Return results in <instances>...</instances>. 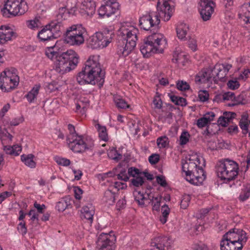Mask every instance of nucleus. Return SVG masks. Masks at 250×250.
Instances as JSON below:
<instances>
[{"mask_svg":"<svg viewBox=\"0 0 250 250\" xmlns=\"http://www.w3.org/2000/svg\"><path fill=\"white\" fill-rule=\"evenodd\" d=\"M117 179L124 181H127L129 177L125 170L121 171L119 174L117 175Z\"/></svg>","mask_w":250,"mask_h":250,"instance_id":"052dcab7","label":"nucleus"},{"mask_svg":"<svg viewBox=\"0 0 250 250\" xmlns=\"http://www.w3.org/2000/svg\"><path fill=\"white\" fill-rule=\"evenodd\" d=\"M223 94L224 97H225V98H224V102L230 100L233 101L234 99V94L233 92H227L223 93Z\"/></svg>","mask_w":250,"mask_h":250,"instance_id":"e2e57ef3","label":"nucleus"},{"mask_svg":"<svg viewBox=\"0 0 250 250\" xmlns=\"http://www.w3.org/2000/svg\"><path fill=\"white\" fill-rule=\"evenodd\" d=\"M114 34L111 30H104L97 32L90 39V44L94 49L106 47L111 42Z\"/></svg>","mask_w":250,"mask_h":250,"instance_id":"ddd939ff","label":"nucleus"},{"mask_svg":"<svg viewBox=\"0 0 250 250\" xmlns=\"http://www.w3.org/2000/svg\"><path fill=\"white\" fill-rule=\"evenodd\" d=\"M97 129L99 133V137L102 140L105 142L107 141L108 139L106 128L104 126H102L99 124L97 125Z\"/></svg>","mask_w":250,"mask_h":250,"instance_id":"4c0bfd02","label":"nucleus"},{"mask_svg":"<svg viewBox=\"0 0 250 250\" xmlns=\"http://www.w3.org/2000/svg\"><path fill=\"white\" fill-rule=\"evenodd\" d=\"M34 155L32 154L22 155L21 156V161L23 162L26 166L30 168H35L36 167V163L34 160Z\"/></svg>","mask_w":250,"mask_h":250,"instance_id":"2f4dec72","label":"nucleus"},{"mask_svg":"<svg viewBox=\"0 0 250 250\" xmlns=\"http://www.w3.org/2000/svg\"><path fill=\"white\" fill-rule=\"evenodd\" d=\"M154 107L160 109L162 107V101L159 96H156L153 100Z\"/></svg>","mask_w":250,"mask_h":250,"instance_id":"4d7b16f0","label":"nucleus"},{"mask_svg":"<svg viewBox=\"0 0 250 250\" xmlns=\"http://www.w3.org/2000/svg\"><path fill=\"white\" fill-rule=\"evenodd\" d=\"M95 213V208L91 204L84 206L81 209V218L88 221L90 224L93 222V216Z\"/></svg>","mask_w":250,"mask_h":250,"instance_id":"5701e85b","label":"nucleus"},{"mask_svg":"<svg viewBox=\"0 0 250 250\" xmlns=\"http://www.w3.org/2000/svg\"><path fill=\"white\" fill-rule=\"evenodd\" d=\"M124 184L121 182H113L112 180L110 182L109 186L111 189H113V188H115L117 189V190L120 189H122L123 188Z\"/></svg>","mask_w":250,"mask_h":250,"instance_id":"5fc2aeb1","label":"nucleus"},{"mask_svg":"<svg viewBox=\"0 0 250 250\" xmlns=\"http://www.w3.org/2000/svg\"><path fill=\"white\" fill-rule=\"evenodd\" d=\"M19 83V77L16 70L6 68L0 75V88L5 91L9 92L15 89Z\"/></svg>","mask_w":250,"mask_h":250,"instance_id":"9d476101","label":"nucleus"},{"mask_svg":"<svg viewBox=\"0 0 250 250\" xmlns=\"http://www.w3.org/2000/svg\"><path fill=\"white\" fill-rule=\"evenodd\" d=\"M74 192L75 197L78 200H80L82 198V195L83 194V190L78 187H74Z\"/></svg>","mask_w":250,"mask_h":250,"instance_id":"bf43d9fd","label":"nucleus"},{"mask_svg":"<svg viewBox=\"0 0 250 250\" xmlns=\"http://www.w3.org/2000/svg\"><path fill=\"white\" fill-rule=\"evenodd\" d=\"M232 66V65L229 64H216L214 68L211 69L213 78L217 77L221 81L225 82V76Z\"/></svg>","mask_w":250,"mask_h":250,"instance_id":"a211bd4d","label":"nucleus"},{"mask_svg":"<svg viewBox=\"0 0 250 250\" xmlns=\"http://www.w3.org/2000/svg\"><path fill=\"white\" fill-rule=\"evenodd\" d=\"M234 113L230 112H226L224 113L223 116H221L217 120L219 125L222 126H226L229 123L232 122L234 117Z\"/></svg>","mask_w":250,"mask_h":250,"instance_id":"bb28decb","label":"nucleus"},{"mask_svg":"<svg viewBox=\"0 0 250 250\" xmlns=\"http://www.w3.org/2000/svg\"><path fill=\"white\" fill-rule=\"evenodd\" d=\"M105 72L99 62V56H89L85 62V66L76 76V81L80 85L90 84L95 85L99 83L103 85L104 82Z\"/></svg>","mask_w":250,"mask_h":250,"instance_id":"f257e3e1","label":"nucleus"},{"mask_svg":"<svg viewBox=\"0 0 250 250\" xmlns=\"http://www.w3.org/2000/svg\"><path fill=\"white\" fill-rule=\"evenodd\" d=\"M85 33L86 30L82 24H73L66 29L64 42L70 45H80L84 42V34Z\"/></svg>","mask_w":250,"mask_h":250,"instance_id":"6e6552de","label":"nucleus"},{"mask_svg":"<svg viewBox=\"0 0 250 250\" xmlns=\"http://www.w3.org/2000/svg\"><path fill=\"white\" fill-rule=\"evenodd\" d=\"M215 6V3L212 0H200L199 10L203 21H206L210 19Z\"/></svg>","mask_w":250,"mask_h":250,"instance_id":"dca6fc26","label":"nucleus"},{"mask_svg":"<svg viewBox=\"0 0 250 250\" xmlns=\"http://www.w3.org/2000/svg\"><path fill=\"white\" fill-rule=\"evenodd\" d=\"M115 194L111 191V189L106 190L104 194V199L109 205H113L115 202Z\"/></svg>","mask_w":250,"mask_h":250,"instance_id":"c9c22d12","label":"nucleus"},{"mask_svg":"<svg viewBox=\"0 0 250 250\" xmlns=\"http://www.w3.org/2000/svg\"><path fill=\"white\" fill-rule=\"evenodd\" d=\"M67 141L70 149L76 153H83L91 149L94 146L93 140L89 136L68 135Z\"/></svg>","mask_w":250,"mask_h":250,"instance_id":"423d86ee","label":"nucleus"},{"mask_svg":"<svg viewBox=\"0 0 250 250\" xmlns=\"http://www.w3.org/2000/svg\"><path fill=\"white\" fill-rule=\"evenodd\" d=\"M238 17L245 23H250V3L242 5L238 11Z\"/></svg>","mask_w":250,"mask_h":250,"instance_id":"b1692460","label":"nucleus"},{"mask_svg":"<svg viewBox=\"0 0 250 250\" xmlns=\"http://www.w3.org/2000/svg\"><path fill=\"white\" fill-rule=\"evenodd\" d=\"M78 62V54L73 50H69L58 56L54 63L55 70L58 73L64 74L74 69Z\"/></svg>","mask_w":250,"mask_h":250,"instance_id":"39448f33","label":"nucleus"},{"mask_svg":"<svg viewBox=\"0 0 250 250\" xmlns=\"http://www.w3.org/2000/svg\"><path fill=\"white\" fill-rule=\"evenodd\" d=\"M138 29L130 23L124 22L118 30V54L125 57L134 48L137 41Z\"/></svg>","mask_w":250,"mask_h":250,"instance_id":"f03ea898","label":"nucleus"},{"mask_svg":"<svg viewBox=\"0 0 250 250\" xmlns=\"http://www.w3.org/2000/svg\"><path fill=\"white\" fill-rule=\"evenodd\" d=\"M215 114L213 112H210L206 113L203 117L198 119L196 125L197 126L202 128L204 127L208 126L213 121Z\"/></svg>","mask_w":250,"mask_h":250,"instance_id":"393cba45","label":"nucleus"},{"mask_svg":"<svg viewBox=\"0 0 250 250\" xmlns=\"http://www.w3.org/2000/svg\"><path fill=\"white\" fill-rule=\"evenodd\" d=\"M151 247L156 250H171L172 240L166 236L157 237L151 242Z\"/></svg>","mask_w":250,"mask_h":250,"instance_id":"f3484780","label":"nucleus"},{"mask_svg":"<svg viewBox=\"0 0 250 250\" xmlns=\"http://www.w3.org/2000/svg\"><path fill=\"white\" fill-rule=\"evenodd\" d=\"M215 170L217 176L226 182L234 179V161L228 159L219 161L216 165Z\"/></svg>","mask_w":250,"mask_h":250,"instance_id":"9b49d317","label":"nucleus"},{"mask_svg":"<svg viewBox=\"0 0 250 250\" xmlns=\"http://www.w3.org/2000/svg\"><path fill=\"white\" fill-rule=\"evenodd\" d=\"M157 144L160 148L166 147L169 145L168 138L166 136L159 137L157 139Z\"/></svg>","mask_w":250,"mask_h":250,"instance_id":"ea45409f","label":"nucleus"},{"mask_svg":"<svg viewBox=\"0 0 250 250\" xmlns=\"http://www.w3.org/2000/svg\"><path fill=\"white\" fill-rule=\"evenodd\" d=\"M162 215L168 217L170 209L167 205H165L162 207Z\"/></svg>","mask_w":250,"mask_h":250,"instance_id":"774afa93","label":"nucleus"},{"mask_svg":"<svg viewBox=\"0 0 250 250\" xmlns=\"http://www.w3.org/2000/svg\"><path fill=\"white\" fill-rule=\"evenodd\" d=\"M12 195L11 192L4 191L0 194V203H1L6 198Z\"/></svg>","mask_w":250,"mask_h":250,"instance_id":"338daca9","label":"nucleus"},{"mask_svg":"<svg viewBox=\"0 0 250 250\" xmlns=\"http://www.w3.org/2000/svg\"><path fill=\"white\" fill-rule=\"evenodd\" d=\"M190 135L187 131H183L179 137V144L181 146L186 145L189 140Z\"/></svg>","mask_w":250,"mask_h":250,"instance_id":"58836bf2","label":"nucleus"},{"mask_svg":"<svg viewBox=\"0 0 250 250\" xmlns=\"http://www.w3.org/2000/svg\"><path fill=\"white\" fill-rule=\"evenodd\" d=\"M167 42L164 35L154 33L144 39L140 46V51L145 57H149L153 53H162Z\"/></svg>","mask_w":250,"mask_h":250,"instance_id":"20e7f679","label":"nucleus"},{"mask_svg":"<svg viewBox=\"0 0 250 250\" xmlns=\"http://www.w3.org/2000/svg\"><path fill=\"white\" fill-rule=\"evenodd\" d=\"M82 8L85 11L88 16H92L95 12V2L92 0H83Z\"/></svg>","mask_w":250,"mask_h":250,"instance_id":"a878e982","label":"nucleus"},{"mask_svg":"<svg viewBox=\"0 0 250 250\" xmlns=\"http://www.w3.org/2000/svg\"><path fill=\"white\" fill-rule=\"evenodd\" d=\"M114 101L116 106L118 108L125 109L129 107V104L123 99L115 98Z\"/></svg>","mask_w":250,"mask_h":250,"instance_id":"c03bdc74","label":"nucleus"},{"mask_svg":"<svg viewBox=\"0 0 250 250\" xmlns=\"http://www.w3.org/2000/svg\"><path fill=\"white\" fill-rule=\"evenodd\" d=\"M135 200L139 205L144 206L145 205V201L146 200V198L144 196L143 193L140 191L137 192L134 194Z\"/></svg>","mask_w":250,"mask_h":250,"instance_id":"a19ab883","label":"nucleus"},{"mask_svg":"<svg viewBox=\"0 0 250 250\" xmlns=\"http://www.w3.org/2000/svg\"><path fill=\"white\" fill-rule=\"evenodd\" d=\"M119 4L116 0H107L98 10L101 17L108 18L115 14L119 10Z\"/></svg>","mask_w":250,"mask_h":250,"instance_id":"4468645a","label":"nucleus"},{"mask_svg":"<svg viewBox=\"0 0 250 250\" xmlns=\"http://www.w3.org/2000/svg\"><path fill=\"white\" fill-rule=\"evenodd\" d=\"M40 25V22L39 20L35 19L34 20H31L28 21L27 26L33 29L38 28Z\"/></svg>","mask_w":250,"mask_h":250,"instance_id":"09e8293b","label":"nucleus"},{"mask_svg":"<svg viewBox=\"0 0 250 250\" xmlns=\"http://www.w3.org/2000/svg\"><path fill=\"white\" fill-rule=\"evenodd\" d=\"M18 230L22 235H24L27 233V228L24 222H20L18 225Z\"/></svg>","mask_w":250,"mask_h":250,"instance_id":"603ef678","label":"nucleus"},{"mask_svg":"<svg viewBox=\"0 0 250 250\" xmlns=\"http://www.w3.org/2000/svg\"><path fill=\"white\" fill-rule=\"evenodd\" d=\"M117 179L124 181H127L129 177L125 170L121 171L119 174L117 175Z\"/></svg>","mask_w":250,"mask_h":250,"instance_id":"680f3d73","label":"nucleus"},{"mask_svg":"<svg viewBox=\"0 0 250 250\" xmlns=\"http://www.w3.org/2000/svg\"><path fill=\"white\" fill-rule=\"evenodd\" d=\"M157 182L163 187H165L167 185V183L163 176H159L156 178Z\"/></svg>","mask_w":250,"mask_h":250,"instance_id":"69168bd1","label":"nucleus"},{"mask_svg":"<svg viewBox=\"0 0 250 250\" xmlns=\"http://www.w3.org/2000/svg\"><path fill=\"white\" fill-rule=\"evenodd\" d=\"M188 31V26L184 23L178 24L176 28L177 35L180 40L186 38Z\"/></svg>","mask_w":250,"mask_h":250,"instance_id":"c756f323","label":"nucleus"},{"mask_svg":"<svg viewBox=\"0 0 250 250\" xmlns=\"http://www.w3.org/2000/svg\"><path fill=\"white\" fill-rule=\"evenodd\" d=\"M225 2V16L226 19H228L229 22L233 21L234 15L233 11V0H224Z\"/></svg>","mask_w":250,"mask_h":250,"instance_id":"cd10ccee","label":"nucleus"},{"mask_svg":"<svg viewBox=\"0 0 250 250\" xmlns=\"http://www.w3.org/2000/svg\"><path fill=\"white\" fill-rule=\"evenodd\" d=\"M63 28V24L61 21H52L38 33L39 38L43 41H51L56 42L55 39Z\"/></svg>","mask_w":250,"mask_h":250,"instance_id":"f8f14e48","label":"nucleus"},{"mask_svg":"<svg viewBox=\"0 0 250 250\" xmlns=\"http://www.w3.org/2000/svg\"><path fill=\"white\" fill-rule=\"evenodd\" d=\"M192 249L193 250H208L207 246L201 242L193 244Z\"/></svg>","mask_w":250,"mask_h":250,"instance_id":"8fccbe9b","label":"nucleus"},{"mask_svg":"<svg viewBox=\"0 0 250 250\" xmlns=\"http://www.w3.org/2000/svg\"><path fill=\"white\" fill-rule=\"evenodd\" d=\"M213 78L212 70L210 68L202 69L195 76V82L197 83H206Z\"/></svg>","mask_w":250,"mask_h":250,"instance_id":"412c9836","label":"nucleus"},{"mask_svg":"<svg viewBox=\"0 0 250 250\" xmlns=\"http://www.w3.org/2000/svg\"><path fill=\"white\" fill-rule=\"evenodd\" d=\"M248 239L246 232L242 229L235 231V250H241Z\"/></svg>","mask_w":250,"mask_h":250,"instance_id":"4be33fe9","label":"nucleus"},{"mask_svg":"<svg viewBox=\"0 0 250 250\" xmlns=\"http://www.w3.org/2000/svg\"><path fill=\"white\" fill-rule=\"evenodd\" d=\"M148 196L152 203L153 210H155L157 211L159 210L161 206L162 197L161 196H158L157 197L152 196V198H151V195H148Z\"/></svg>","mask_w":250,"mask_h":250,"instance_id":"f704fd0d","label":"nucleus"},{"mask_svg":"<svg viewBox=\"0 0 250 250\" xmlns=\"http://www.w3.org/2000/svg\"><path fill=\"white\" fill-rule=\"evenodd\" d=\"M250 197V183H248L243 186L242 191L240 194L239 199L240 201H244Z\"/></svg>","mask_w":250,"mask_h":250,"instance_id":"473e14b6","label":"nucleus"},{"mask_svg":"<svg viewBox=\"0 0 250 250\" xmlns=\"http://www.w3.org/2000/svg\"><path fill=\"white\" fill-rule=\"evenodd\" d=\"M233 233H234V228L231 229L223 236V239L220 242L221 250H234Z\"/></svg>","mask_w":250,"mask_h":250,"instance_id":"6ab92c4d","label":"nucleus"},{"mask_svg":"<svg viewBox=\"0 0 250 250\" xmlns=\"http://www.w3.org/2000/svg\"><path fill=\"white\" fill-rule=\"evenodd\" d=\"M191 200V198L189 195L188 194H184L182 197L181 201V208L183 209H186L189 205V203Z\"/></svg>","mask_w":250,"mask_h":250,"instance_id":"79ce46f5","label":"nucleus"},{"mask_svg":"<svg viewBox=\"0 0 250 250\" xmlns=\"http://www.w3.org/2000/svg\"><path fill=\"white\" fill-rule=\"evenodd\" d=\"M55 161L59 165L64 167L68 166L70 164V161L69 159L61 157H55Z\"/></svg>","mask_w":250,"mask_h":250,"instance_id":"37998d69","label":"nucleus"},{"mask_svg":"<svg viewBox=\"0 0 250 250\" xmlns=\"http://www.w3.org/2000/svg\"><path fill=\"white\" fill-rule=\"evenodd\" d=\"M160 160V156L157 154H153L148 158L149 163L152 165L157 164Z\"/></svg>","mask_w":250,"mask_h":250,"instance_id":"13d9d810","label":"nucleus"},{"mask_svg":"<svg viewBox=\"0 0 250 250\" xmlns=\"http://www.w3.org/2000/svg\"><path fill=\"white\" fill-rule=\"evenodd\" d=\"M16 38V33L9 26L0 27V44H4Z\"/></svg>","mask_w":250,"mask_h":250,"instance_id":"aec40b11","label":"nucleus"},{"mask_svg":"<svg viewBox=\"0 0 250 250\" xmlns=\"http://www.w3.org/2000/svg\"><path fill=\"white\" fill-rule=\"evenodd\" d=\"M190 86L186 82L179 81L177 83V88L181 91H186L189 89Z\"/></svg>","mask_w":250,"mask_h":250,"instance_id":"49530a36","label":"nucleus"},{"mask_svg":"<svg viewBox=\"0 0 250 250\" xmlns=\"http://www.w3.org/2000/svg\"><path fill=\"white\" fill-rule=\"evenodd\" d=\"M107 154L109 158L117 162L122 159V154L114 147H112L108 151Z\"/></svg>","mask_w":250,"mask_h":250,"instance_id":"e433bc0d","label":"nucleus"},{"mask_svg":"<svg viewBox=\"0 0 250 250\" xmlns=\"http://www.w3.org/2000/svg\"><path fill=\"white\" fill-rule=\"evenodd\" d=\"M128 174L130 176L133 177L134 178L141 175V172L135 167H131L128 169Z\"/></svg>","mask_w":250,"mask_h":250,"instance_id":"de8ad7c7","label":"nucleus"},{"mask_svg":"<svg viewBox=\"0 0 250 250\" xmlns=\"http://www.w3.org/2000/svg\"><path fill=\"white\" fill-rule=\"evenodd\" d=\"M40 87V85H35L31 90L26 95L25 97L29 103H32L34 101L39 93Z\"/></svg>","mask_w":250,"mask_h":250,"instance_id":"72a5a7b5","label":"nucleus"},{"mask_svg":"<svg viewBox=\"0 0 250 250\" xmlns=\"http://www.w3.org/2000/svg\"><path fill=\"white\" fill-rule=\"evenodd\" d=\"M198 97L202 102H206L208 100L209 94L206 90H200L199 92Z\"/></svg>","mask_w":250,"mask_h":250,"instance_id":"3c124183","label":"nucleus"},{"mask_svg":"<svg viewBox=\"0 0 250 250\" xmlns=\"http://www.w3.org/2000/svg\"><path fill=\"white\" fill-rule=\"evenodd\" d=\"M28 7L24 0H6L1 11L4 17L18 16L27 11Z\"/></svg>","mask_w":250,"mask_h":250,"instance_id":"0eeeda50","label":"nucleus"},{"mask_svg":"<svg viewBox=\"0 0 250 250\" xmlns=\"http://www.w3.org/2000/svg\"><path fill=\"white\" fill-rule=\"evenodd\" d=\"M204 167V162L201 164L198 156H193L186 160L182 165V170L185 173L186 180L194 185L201 184L206 179Z\"/></svg>","mask_w":250,"mask_h":250,"instance_id":"7ed1b4c3","label":"nucleus"},{"mask_svg":"<svg viewBox=\"0 0 250 250\" xmlns=\"http://www.w3.org/2000/svg\"><path fill=\"white\" fill-rule=\"evenodd\" d=\"M34 206L36 208H37L38 212L40 213H42L44 209L46 208V207L44 204L40 205L37 202L34 203Z\"/></svg>","mask_w":250,"mask_h":250,"instance_id":"0e129e2a","label":"nucleus"},{"mask_svg":"<svg viewBox=\"0 0 250 250\" xmlns=\"http://www.w3.org/2000/svg\"><path fill=\"white\" fill-rule=\"evenodd\" d=\"M56 42H54L52 43V45L48 46L45 50V54L46 56L50 59L51 60L56 59L58 58V56H60L61 54L60 52L56 51L55 44Z\"/></svg>","mask_w":250,"mask_h":250,"instance_id":"c85d7f7f","label":"nucleus"},{"mask_svg":"<svg viewBox=\"0 0 250 250\" xmlns=\"http://www.w3.org/2000/svg\"><path fill=\"white\" fill-rule=\"evenodd\" d=\"M239 125L242 129L247 130L248 128L250 127V124H248L247 118L245 117H243L240 121Z\"/></svg>","mask_w":250,"mask_h":250,"instance_id":"864d4df0","label":"nucleus"},{"mask_svg":"<svg viewBox=\"0 0 250 250\" xmlns=\"http://www.w3.org/2000/svg\"><path fill=\"white\" fill-rule=\"evenodd\" d=\"M112 173L110 172L100 175L99 178L103 181L106 180L107 182L110 183L112 181Z\"/></svg>","mask_w":250,"mask_h":250,"instance_id":"6e6d98bb","label":"nucleus"},{"mask_svg":"<svg viewBox=\"0 0 250 250\" xmlns=\"http://www.w3.org/2000/svg\"><path fill=\"white\" fill-rule=\"evenodd\" d=\"M70 205V200L69 197H64L61 198L57 203L56 208L59 212L63 211L68 206Z\"/></svg>","mask_w":250,"mask_h":250,"instance_id":"7c9ffc66","label":"nucleus"},{"mask_svg":"<svg viewBox=\"0 0 250 250\" xmlns=\"http://www.w3.org/2000/svg\"><path fill=\"white\" fill-rule=\"evenodd\" d=\"M164 17L161 14V9L159 13L151 12L140 18L139 25L144 30L157 33L160 27V18L165 21H168L165 20Z\"/></svg>","mask_w":250,"mask_h":250,"instance_id":"1a4fd4ad","label":"nucleus"},{"mask_svg":"<svg viewBox=\"0 0 250 250\" xmlns=\"http://www.w3.org/2000/svg\"><path fill=\"white\" fill-rule=\"evenodd\" d=\"M144 180L143 177L141 175L133 178L131 180V182L133 186L138 187L143 185Z\"/></svg>","mask_w":250,"mask_h":250,"instance_id":"a18cd8bd","label":"nucleus"},{"mask_svg":"<svg viewBox=\"0 0 250 250\" xmlns=\"http://www.w3.org/2000/svg\"><path fill=\"white\" fill-rule=\"evenodd\" d=\"M111 233L112 231L109 233H102L99 236L97 244L100 250H112L111 247L115 243L116 237Z\"/></svg>","mask_w":250,"mask_h":250,"instance_id":"2eb2a0df","label":"nucleus"}]
</instances>
